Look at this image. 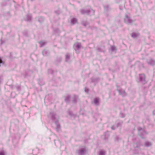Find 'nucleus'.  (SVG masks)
I'll return each mask as SVG.
<instances>
[{
	"label": "nucleus",
	"mask_w": 155,
	"mask_h": 155,
	"mask_svg": "<svg viewBox=\"0 0 155 155\" xmlns=\"http://www.w3.org/2000/svg\"><path fill=\"white\" fill-rule=\"evenodd\" d=\"M56 114L54 113L51 112L48 115L49 118H51L55 122L56 125V129L57 131L59 132L60 130L61 127L60 125L58 123V120L56 119L55 116Z\"/></svg>",
	"instance_id": "f257e3e1"
},
{
	"label": "nucleus",
	"mask_w": 155,
	"mask_h": 155,
	"mask_svg": "<svg viewBox=\"0 0 155 155\" xmlns=\"http://www.w3.org/2000/svg\"><path fill=\"white\" fill-rule=\"evenodd\" d=\"M81 12L82 14H87L91 15L94 14V11L92 9L90 8L89 10H81Z\"/></svg>",
	"instance_id": "f03ea898"
},
{
	"label": "nucleus",
	"mask_w": 155,
	"mask_h": 155,
	"mask_svg": "<svg viewBox=\"0 0 155 155\" xmlns=\"http://www.w3.org/2000/svg\"><path fill=\"white\" fill-rule=\"evenodd\" d=\"M124 21L125 23L130 24H131L133 22V20L130 18V14L129 13H127L125 14Z\"/></svg>",
	"instance_id": "7ed1b4c3"
},
{
	"label": "nucleus",
	"mask_w": 155,
	"mask_h": 155,
	"mask_svg": "<svg viewBox=\"0 0 155 155\" xmlns=\"http://www.w3.org/2000/svg\"><path fill=\"white\" fill-rule=\"evenodd\" d=\"M44 152V150L42 149L40 150L38 148H36L33 150V153L36 155H41L43 154Z\"/></svg>",
	"instance_id": "20e7f679"
},
{
	"label": "nucleus",
	"mask_w": 155,
	"mask_h": 155,
	"mask_svg": "<svg viewBox=\"0 0 155 155\" xmlns=\"http://www.w3.org/2000/svg\"><path fill=\"white\" fill-rule=\"evenodd\" d=\"M137 129L139 131L138 134L142 138H144V137H143V136L147 134L146 132L144 131L141 128L139 127H138Z\"/></svg>",
	"instance_id": "39448f33"
},
{
	"label": "nucleus",
	"mask_w": 155,
	"mask_h": 155,
	"mask_svg": "<svg viewBox=\"0 0 155 155\" xmlns=\"http://www.w3.org/2000/svg\"><path fill=\"white\" fill-rule=\"evenodd\" d=\"M86 151L84 148L79 149L77 151V153L78 155H84L86 153Z\"/></svg>",
	"instance_id": "423d86ee"
},
{
	"label": "nucleus",
	"mask_w": 155,
	"mask_h": 155,
	"mask_svg": "<svg viewBox=\"0 0 155 155\" xmlns=\"http://www.w3.org/2000/svg\"><path fill=\"white\" fill-rule=\"evenodd\" d=\"M140 81L143 84H145L146 82L145 81V75L143 74H141L139 75Z\"/></svg>",
	"instance_id": "0eeeda50"
},
{
	"label": "nucleus",
	"mask_w": 155,
	"mask_h": 155,
	"mask_svg": "<svg viewBox=\"0 0 155 155\" xmlns=\"http://www.w3.org/2000/svg\"><path fill=\"white\" fill-rule=\"evenodd\" d=\"M81 46V45L80 43H77L74 44V50L76 51L77 50H79L80 49Z\"/></svg>",
	"instance_id": "6e6552de"
},
{
	"label": "nucleus",
	"mask_w": 155,
	"mask_h": 155,
	"mask_svg": "<svg viewBox=\"0 0 155 155\" xmlns=\"http://www.w3.org/2000/svg\"><path fill=\"white\" fill-rule=\"evenodd\" d=\"M122 123V122H118L117 124V125H114L112 126L111 127V129L112 130H114L116 128L120 126L121 125Z\"/></svg>",
	"instance_id": "1a4fd4ad"
},
{
	"label": "nucleus",
	"mask_w": 155,
	"mask_h": 155,
	"mask_svg": "<svg viewBox=\"0 0 155 155\" xmlns=\"http://www.w3.org/2000/svg\"><path fill=\"white\" fill-rule=\"evenodd\" d=\"M118 91L120 94L122 96H124L126 95L125 91L124 90L120 89L118 90Z\"/></svg>",
	"instance_id": "9d476101"
},
{
	"label": "nucleus",
	"mask_w": 155,
	"mask_h": 155,
	"mask_svg": "<svg viewBox=\"0 0 155 155\" xmlns=\"http://www.w3.org/2000/svg\"><path fill=\"white\" fill-rule=\"evenodd\" d=\"M147 62L149 64H150L151 65H154L155 63V61L152 59H150L148 60H147Z\"/></svg>",
	"instance_id": "9b49d317"
},
{
	"label": "nucleus",
	"mask_w": 155,
	"mask_h": 155,
	"mask_svg": "<svg viewBox=\"0 0 155 155\" xmlns=\"http://www.w3.org/2000/svg\"><path fill=\"white\" fill-rule=\"evenodd\" d=\"M77 23V20L76 18H73L71 19V23L72 25H74Z\"/></svg>",
	"instance_id": "f8f14e48"
},
{
	"label": "nucleus",
	"mask_w": 155,
	"mask_h": 155,
	"mask_svg": "<svg viewBox=\"0 0 155 155\" xmlns=\"http://www.w3.org/2000/svg\"><path fill=\"white\" fill-rule=\"evenodd\" d=\"M139 35V34L138 33H133L131 34V37L134 38L137 37Z\"/></svg>",
	"instance_id": "ddd939ff"
},
{
	"label": "nucleus",
	"mask_w": 155,
	"mask_h": 155,
	"mask_svg": "<svg viewBox=\"0 0 155 155\" xmlns=\"http://www.w3.org/2000/svg\"><path fill=\"white\" fill-rule=\"evenodd\" d=\"M152 145L150 142L146 141L145 143V146L146 147H149L151 146Z\"/></svg>",
	"instance_id": "4468645a"
},
{
	"label": "nucleus",
	"mask_w": 155,
	"mask_h": 155,
	"mask_svg": "<svg viewBox=\"0 0 155 155\" xmlns=\"http://www.w3.org/2000/svg\"><path fill=\"white\" fill-rule=\"evenodd\" d=\"M31 16L30 14H28L26 16V21H29L31 19Z\"/></svg>",
	"instance_id": "2eb2a0df"
},
{
	"label": "nucleus",
	"mask_w": 155,
	"mask_h": 155,
	"mask_svg": "<svg viewBox=\"0 0 155 155\" xmlns=\"http://www.w3.org/2000/svg\"><path fill=\"white\" fill-rule=\"evenodd\" d=\"M69 59L70 56L69 54L68 53L66 55L65 61L66 62H69Z\"/></svg>",
	"instance_id": "dca6fc26"
},
{
	"label": "nucleus",
	"mask_w": 155,
	"mask_h": 155,
	"mask_svg": "<svg viewBox=\"0 0 155 155\" xmlns=\"http://www.w3.org/2000/svg\"><path fill=\"white\" fill-rule=\"evenodd\" d=\"M78 99V97L77 96L75 95L74 96L73 98V103H75L76 101Z\"/></svg>",
	"instance_id": "f3484780"
},
{
	"label": "nucleus",
	"mask_w": 155,
	"mask_h": 155,
	"mask_svg": "<svg viewBox=\"0 0 155 155\" xmlns=\"http://www.w3.org/2000/svg\"><path fill=\"white\" fill-rule=\"evenodd\" d=\"M105 152L103 150H101L98 153V155H105Z\"/></svg>",
	"instance_id": "a211bd4d"
},
{
	"label": "nucleus",
	"mask_w": 155,
	"mask_h": 155,
	"mask_svg": "<svg viewBox=\"0 0 155 155\" xmlns=\"http://www.w3.org/2000/svg\"><path fill=\"white\" fill-rule=\"evenodd\" d=\"M99 100V98H96L94 99V104L97 105L98 103Z\"/></svg>",
	"instance_id": "6ab92c4d"
},
{
	"label": "nucleus",
	"mask_w": 155,
	"mask_h": 155,
	"mask_svg": "<svg viewBox=\"0 0 155 155\" xmlns=\"http://www.w3.org/2000/svg\"><path fill=\"white\" fill-rule=\"evenodd\" d=\"M39 44L40 45V47H41L44 46L45 45V43L43 41H41L39 42Z\"/></svg>",
	"instance_id": "aec40b11"
},
{
	"label": "nucleus",
	"mask_w": 155,
	"mask_h": 155,
	"mask_svg": "<svg viewBox=\"0 0 155 155\" xmlns=\"http://www.w3.org/2000/svg\"><path fill=\"white\" fill-rule=\"evenodd\" d=\"M70 99V97H69V96H67L65 100V101L67 103L69 101Z\"/></svg>",
	"instance_id": "412c9836"
},
{
	"label": "nucleus",
	"mask_w": 155,
	"mask_h": 155,
	"mask_svg": "<svg viewBox=\"0 0 155 155\" xmlns=\"http://www.w3.org/2000/svg\"><path fill=\"white\" fill-rule=\"evenodd\" d=\"M47 51L46 50H44L42 52V54L43 55H47Z\"/></svg>",
	"instance_id": "4be33fe9"
},
{
	"label": "nucleus",
	"mask_w": 155,
	"mask_h": 155,
	"mask_svg": "<svg viewBox=\"0 0 155 155\" xmlns=\"http://www.w3.org/2000/svg\"><path fill=\"white\" fill-rule=\"evenodd\" d=\"M134 147L139 148L140 147V144H135L134 145Z\"/></svg>",
	"instance_id": "5701e85b"
},
{
	"label": "nucleus",
	"mask_w": 155,
	"mask_h": 155,
	"mask_svg": "<svg viewBox=\"0 0 155 155\" xmlns=\"http://www.w3.org/2000/svg\"><path fill=\"white\" fill-rule=\"evenodd\" d=\"M44 18L42 17H40L39 18L38 21L40 22H41L44 21Z\"/></svg>",
	"instance_id": "b1692460"
},
{
	"label": "nucleus",
	"mask_w": 155,
	"mask_h": 155,
	"mask_svg": "<svg viewBox=\"0 0 155 155\" xmlns=\"http://www.w3.org/2000/svg\"><path fill=\"white\" fill-rule=\"evenodd\" d=\"M111 50L112 51H116V48L115 47L112 46L111 47Z\"/></svg>",
	"instance_id": "393cba45"
},
{
	"label": "nucleus",
	"mask_w": 155,
	"mask_h": 155,
	"mask_svg": "<svg viewBox=\"0 0 155 155\" xmlns=\"http://www.w3.org/2000/svg\"><path fill=\"white\" fill-rule=\"evenodd\" d=\"M120 116L121 117H125V115L123 113H120Z\"/></svg>",
	"instance_id": "a878e982"
},
{
	"label": "nucleus",
	"mask_w": 155,
	"mask_h": 155,
	"mask_svg": "<svg viewBox=\"0 0 155 155\" xmlns=\"http://www.w3.org/2000/svg\"><path fill=\"white\" fill-rule=\"evenodd\" d=\"M52 72L53 71L51 69H49L48 70V72L49 74H52Z\"/></svg>",
	"instance_id": "bb28decb"
},
{
	"label": "nucleus",
	"mask_w": 155,
	"mask_h": 155,
	"mask_svg": "<svg viewBox=\"0 0 155 155\" xmlns=\"http://www.w3.org/2000/svg\"><path fill=\"white\" fill-rule=\"evenodd\" d=\"M119 137H118L117 136L115 138V141H118L119 140Z\"/></svg>",
	"instance_id": "cd10ccee"
},
{
	"label": "nucleus",
	"mask_w": 155,
	"mask_h": 155,
	"mask_svg": "<svg viewBox=\"0 0 155 155\" xmlns=\"http://www.w3.org/2000/svg\"><path fill=\"white\" fill-rule=\"evenodd\" d=\"M85 91L86 92L88 93L89 91V89L88 88H85Z\"/></svg>",
	"instance_id": "c85d7f7f"
},
{
	"label": "nucleus",
	"mask_w": 155,
	"mask_h": 155,
	"mask_svg": "<svg viewBox=\"0 0 155 155\" xmlns=\"http://www.w3.org/2000/svg\"><path fill=\"white\" fill-rule=\"evenodd\" d=\"M68 113L71 116H72L73 115V114L71 112H69Z\"/></svg>",
	"instance_id": "c756f323"
},
{
	"label": "nucleus",
	"mask_w": 155,
	"mask_h": 155,
	"mask_svg": "<svg viewBox=\"0 0 155 155\" xmlns=\"http://www.w3.org/2000/svg\"><path fill=\"white\" fill-rule=\"evenodd\" d=\"M0 155H5L3 152H0Z\"/></svg>",
	"instance_id": "7c9ffc66"
},
{
	"label": "nucleus",
	"mask_w": 155,
	"mask_h": 155,
	"mask_svg": "<svg viewBox=\"0 0 155 155\" xmlns=\"http://www.w3.org/2000/svg\"><path fill=\"white\" fill-rule=\"evenodd\" d=\"M153 115H155V110H154L153 112Z\"/></svg>",
	"instance_id": "2f4dec72"
},
{
	"label": "nucleus",
	"mask_w": 155,
	"mask_h": 155,
	"mask_svg": "<svg viewBox=\"0 0 155 155\" xmlns=\"http://www.w3.org/2000/svg\"><path fill=\"white\" fill-rule=\"evenodd\" d=\"M55 13L57 14H59V13L58 12H57V11H55Z\"/></svg>",
	"instance_id": "473e14b6"
},
{
	"label": "nucleus",
	"mask_w": 155,
	"mask_h": 155,
	"mask_svg": "<svg viewBox=\"0 0 155 155\" xmlns=\"http://www.w3.org/2000/svg\"><path fill=\"white\" fill-rule=\"evenodd\" d=\"M83 25H84V26H85V25H85V24H83Z\"/></svg>",
	"instance_id": "72a5a7b5"
},
{
	"label": "nucleus",
	"mask_w": 155,
	"mask_h": 155,
	"mask_svg": "<svg viewBox=\"0 0 155 155\" xmlns=\"http://www.w3.org/2000/svg\"><path fill=\"white\" fill-rule=\"evenodd\" d=\"M104 9H105V7H104Z\"/></svg>",
	"instance_id": "f704fd0d"
}]
</instances>
